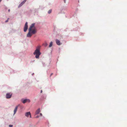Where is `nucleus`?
<instances>
[{"instance_id": "2eb2a0df", "label": "nucleus", "mask_w": 127, "mask_h": 127, "mask_svg": "<svg viewBox=\"0 0 127 127\" xmlns=\"http://www.w3.org/2000/svg\"><path fill=\"white\" fill-rule=\"evenodd\" d=\"M9 19V18H8L7 19V20H6V21H5V22L6 23V22H8Z\"/></svg>"}, {"instance_id": "20e7f679", "label": "nucleus", "mask_w": 127, "mask_h": 127, "mask_svg": "<svg viewBox=\"0 0 127 127\" xmlns=\"http://www.w3.org/2000/svg\"><path fill=\"white\" fill-rule=\"evenodd\" d=\"M28 28V23L26 22L25 24L24 28V32H26L27 29Z\"/></svg>"}, {"instance_id": "a211bd4d", "label": "nucleus", "mask_w": 127, "mask_h": 127, "mask_svg": "<svg viewBox=\"0 0 127 127\" xmlns=\"http://www.w3.org/2000/svg\"><path fill=\"white\" fill-rule=\"evenodd\" d=\"M53 74V73H51V74L50 75V76H51Z\"/></svg>"}, {"instance_id": "0eeeda50", "label": "nucleus", "mask_w": 127, "mask_h": 127, "mask_svg": "<svg viewBox=\"0 0 127 127\" xmlns=\"http://www.w3.org/2000/svg\"><path fill=\"white\" fill-rule=\"evenodd\" d=\"M30 101V100L29 99H25L23 100L22 101V102L23 103H25L27 102H29Z\"/></svg>"}, {"instance_id": "f257e3e1", "label": "nucleus", "mask_w": 127, "mask_h": 127, "mask_svg": "<svg viewBox=\"0 0 127 127\" xmlns=\"http://www.w3.org/2000/svg\"><path fill=\"white\" fill-rule=\"evenodd\" d=\"M35 23H33L32 24L29 29V32L27 34V36L28 37H31L32 34L36 33V29L35 27Z\"/></svg>"}, {"instance_id": "39448f33", "label": "nucleus", "mask_w": 127, "mask_h": 127, "mask_svg": "<svg viewBox=\"0 0 127 127\" xmlns=\"http://www.w3.org/2000/svg\"><path fill=\"white\" fill-rule=\"evenodd\" d=\"M56 41L57 44L58 45H60L62 44V43L60 41L57 39L56 40Z\"/></svg>"}, {"instance_id": "f03ea898", "label": "nucleus", "mask_w": 127, "mask_h": 127, "mask_svg": "<svg viewBox=\"0 0 127 127\" xmlns=\"http://www.w3.org/2000/svg\"><path fill=\"white\" fill-rule=\"evenodd\" d=\"M40 47L38 46L36 47V49L33 53V54L35 55V57L36 58L38 59L39 56L41 55V53L40 52Z\"/></svg>"}, {"instance_id": "f8f14e48", "label": "nucleus", "mask_w": 127, "mask_h": 127, "mask_svg": "<svg viewBox=\"0 0 127 127\" xmlns=\"http://www.w3.org/2000/svg\"><path fill=\"white\" fill-rule=\"evenodd\" d=\"M51 12H52V10L50 9V10H49L48 11V13L49 14H50L51 13Z\"/></svg>"}, {"instance_id": "9b49d317", "label": "nucleus", "mask_w": 127, "mask_h": 127, "mask_svg": "<svg viewBox=\"0 0 127 127\" xmlns=\"http://www.w3.org/2000/svg\"><path fill=\"white\" fill-rule=\"evenodd\" d=\"M23 4L22 3V2H21L20 4L19 5V6H18V7H21V6H22L23 5Z\"/></svg>"}, {"instance_id": "1a4fd4ad", "label": "nucleus", "mask_w": 127, "mask_h": 127, "mask_svg": "<svg viewBox=\"0 0 127 127\" xmlns=\"http://www.w3.org/2000/svg\"><path fill=\"white\" fill-rule=\"evenodd\" d=\"M18 108V106H16V107H15V109H14V115L16 113V112L17 111V110Z\"/></svg>"}, {"instance_id": "f3484780", "label": "nucleus", "mask_w": 127, "mask_h": 127, "mask_svg": "<svg viewBox=\"0 0 127 127\" xmlns=\"http://www.w3.org/2000/svg\"><path fill=\"white\" fill-rule=\"evenodd\" d=\"M40 116H42V113H40Z\"/></svg>"}, {"instance_id": "9d476101", "label": "nucleus", "mask_w": 127, "mask_h": 127, "mask_svg": "<svg viewBox=\"0 0 127 127\" xmlns=\"http://www.w3.org/2000/svg\"><path fill=\"white\" fill-rule=\"evenodd\" d=\"M53 42H51L50 43V44L49 46V47H51L52 45Z\"/></svg>"}, {"instance_id": "4be33fe9", "label": "nucleus", "mask_w": 127, "mask_h": 127, "mask_svg": "<svg viewBox=\"0 0 127 127\" xmlns=\"http://www.w3.org/2000/svg\"><path fill=\"white\" fill-rule=\"evenodd\" d=\"M64 2L65 3V1L64 0Z\"/></svg>"}, {"instance_id": "412c9836", "label": "nucleus", "mask_w": 127, "mask_h": 127, "mask_svg": "<svg viewBox=\"0 0 127 127\" xmlns=\"http://www.w3.org/2000/svg\"><path fill=\"white\" fill-rule=\"evenodd\" d=\"M42 92V90H41V93Z\"/></svg>"}, {"instance_id": "ddd939ff", "label": "nucleus", "mask_w": 127, "mask_h": 127, "mask_svg": "<svg viewBox=\"0 0 127 127\" xmlns=\"http://www.w3.org/2000/svg\"><path fill=\"white\" fill-rule=\"evenodd\" d=\"M27 0H24L22 2V3L23 4H24L25 2Z\"/></svg>"}, {"instance_id": "423d86ee", "label": "nucleus", "mask_w": 127, "mask_h": 127, "mask_svg": "<svg viewBox=\"0 0 127 127\" xmlns=\"http://www.w3.org/2000/svg\"><path fill=\"white\" fill-rule=\"evenodd\" d=\"M25 116L28 117H29V116H30V117H31V114L30 112L26 113L25 114Z\"/></svg>"}, {"instance_id": "4468645a", "label": "nucleus", "mask_w": 127, "mask_h": 127, "mask_svg": "<svg viewBox=\"0 0 127 127\" xmlns=\"http://www.w3.org/2000/svg\"><path fill=\"white\" fill-rule=\"evenodd\" d=\"M44 45L46 47L47 45L48 44L46 43H45Z\"/></svg>"}, {"instance_id": "aec40b11", "label": "nucleus", "mask_w": 127, "mask_h": 127, "mask_svg": "<svg viewBox=\"0 0 127 127\" xmlns=\"http://www.w3.org/2000/svg\"><path fill=\"white\" fill-rule=\"evenodd\" d=\"M8 12H10V9H9L8 10Z\"/></svg>"}, {"instance_id": "dca6fc26", "label": "nucleus", "mask_w": 127, "mask_h": 127, "mask_svg": "<svg viewBox=\"0 0 127 127\" xmlns=\"http://www.w3.org/2000/svg\"><path fill=\"white\" fill-rule=\"evenodd\" d=\"M9 127H13V125H9Z\"/></svg>"}, {"instance_id": "7ed1b4c3", "label": "nucleus", "mask_w": 127, "mask_h": 127, "mask_svg": "<svg viewBox=\"0 0 127 127\" xmlns=\"http://www.w3.org/2000/svg\"><path fill=\"white\" fill-rule=\"evenodd\" d=\"M12 95V94L11 93H7L6 94V97L7 99L10 98L11 97Z\"/></svg>"}, {"instance_id": "6e6552de", "label": "nucleus", "mask_w": 127, "mask_h": 127, "mask_svg": "<svg viewBox=\"0 0 127 127\" xmlns=\"http://www.w3.org/2000/svg\"><path fill=\"white\" fill-rule=\"evenodd\" d=\"M40 112V108H38L37 110L36 111L35 114L36 115L38 114Z\"/></svg>"}, {"instance_id": "6ab92c4d", "label": "nucleus", "mask_w": 127, "mask_h": 127, "mask_svg": "<svg viewBox=\"0 0 127 127\" xmlns=\"http://www.w3.org/2000/svg\"><path fill=\"white\" fill-rule=\"evenodd\" d=\"M39 116H37L36 118H38L39 117Z\"/></svg>"}]
</instances>
